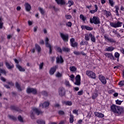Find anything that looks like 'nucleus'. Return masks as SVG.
<instances>
[{
  "label": "nucleus",
  "mask_w": 124,
  "mask_h": 124,
  "mask_svg": "<svg viewBox=\"0 0 124 124\" xmlns=\"http://www.w3.org/2000/svg\"><path fill=\"white\" fill-rule=\"evenodd\" d=\"M37 114V115H39V114H41V112L39 111L38 109L35 108H33L32 109V110L31 111V119H34V115L35 114Z\"/></svg>",
  "instance_id": "nucleus-3"
},
{
  "label": "nucleus",
  "mask_w": 124,
  "mask_h": 124,
  "mask_svg": "<svg viewBox=\"0 0 124 124\" xmlns=\"http://www.w3.org/2000/svg\"><path fill=\"white\" fill-rule=\"evenodd\" d=\"M56 51H57V52H60V53H62V48H61L60 47H56Z\"/></svg>",
  "instance_id": "nucleus-49"
},
{
  "label": "nucleus",
  "mask_w": 124,
  "mask_h": 124,
  "mask_svg": "<svg viewBox=\"0 0 124 124\" xmlns=\"http://www.w3.org/2000/svg\"><path fill=\"white\" fill-rule=\"evenodd\" d=\"M66 25L68 27H71V26H72V24L71 23V22H70V21L68 22L67 23Z\"/></svg>",
  "instance_id": "nucleus-56"
},
{
  "label": "nucleus",
  "mask_w": 124,
  "mask_h": 124,
  "mask_svg": "<svg viewBox=\"0 0 124 124\" xmlns=\"http://www.w3.org/2000/svg\"><path fill=\"white\" fill-rule=\"evenodd\" d=\"M74 54H75V55H79L81 53L78 51H74Z\"/></svg>",
  "instance_id": "nucleus-59"
},
{
  "label": "nucleus",
  "mask_w": 124,
  "mask_h": 124,
  "mask_svg": "<svg viewBox=\"0 0 124 124\" xmlns=\"http://www.w3.org/2000/svg\"><path fill=\"white\" fill-rule=\"evenodd\" d=\"M94 114L95 117H97V118H104V114H103L102 113L95 112Z\"/></svg>",
  "instance_id": "nucleus-16"
},
{
  "label": "nucleus",
  "mask_w": 124,
  "mask_h": 124,
  "mask_svg": "<svg viewBox=\"0 0 124 124\" xmlns=\"http://www.w3.org/2000/svg\"><path fill=\"white\" fill-rule=\"evenodd\" d=\"M104 13L105 15H106V17H107L112 16V14H111V12L109 11H107V10H104Z\"/></svg>",
  "instance_id": "nucleus-23"
},
{
  "label": "nucleus",
  "mask_w": 124,
  "mask_h": 124,
  "mask_svg": "<svg viewBox=\"0 0 124 124\" xmlns=\"http://www.w3.org/2000/svg\"><path fill=\"white\" fill-rule=\"evenodd\" d=\"M120 53H119V52H115L114 53L115 58H116V59H120Z\"/></svg>",
  "instance_id": "nucleus-38"
},
{
  "label": "nucleus",
  "mask_w": 124,
  "mask_h": 124,
  "mask_svg": "<svg viewBox=\"0 0 124 124\" xmlns=\"http://www.w3.org/2000/svg\"><path fill=\"white\" fill-rule=\"evenodd\" d=\"M56 62L57 63H62L63 62V59H62V57L61 56H58L56 58Z\"/></svg>",
  "instance_id": "nucleus-17"
},
{
  "label": "nucleus",
  "mask_w": 124,
  "mask_h": 124,
  "mask_svg": "<svg viewBox=\"0 0 124 124\" xmlns=\"http://www.w3.org/2000/svg\"><path fill=\"white\" fill-rule=\"evenodd\" d=\"M115 8L116 15L117 16H119V10L120 9V8L119 7V6H115Z\"/></svg>",
  "instance_id": "nucleus-27"
},
{
  "label": "nucleus",
  "mask_w": 124,
  "mask_h": 124,
  "mask_svg": "<svg viewBox=\"0 0 124 124\" xmlns=\"http://www.w3.org/2000/svg\"><path fill=\"white\" fill-rule=\"evenodd\" d=\"M56 77H62V75L61 73H57L56 75Z\"/></svg>",
  "instance_id": "nucleus-57"
},
{
  "label": "nucleus",
  "mask_w": 124,
  "mask_h": 124,
  "mask_svg": "<svg viewBox=\"0 0 124 124\" xmlns=\"http://www.w3.org/2000/svg\"><path fill=\"white\" fill-rule=\"evenodd\" d=\"M65 17L66 18V19H71V18H72V16H71V15H66L65 16Z\"/></svg>",
  "instance_id": "nucleus-48"
},
{
  "label": "nucleus",
  "mask_w": 124,
  "mask_h": 124,
  "mask_svg": "<svg viewBox=\"0 0 124 124\" xmlns=\"http://www.w3.org/2000/svg\"><path fill=\"white\" fill-rule=\"evenodd\" d=\"M42 107V108H46V107H48L49 106V102H45L43 104H40L39 107Z\"/></svg>",
  "instance_id": "nucleus-22"
},
{
  "label": "nucleus",
  "mask_w": 124,
  "mask_h": 124,
  "mask_svg": "<svg viewBox=\"0 0 124 124\" xmlns=\"http://www.w3.org/2000/svg\"><path fill=\"white\" fill-rule=\"evenodd\" d=\"M64 84L66 86L68 87V88H70V87H71V85H70L69 81L68 80H65L64 82Z\"/></svg>",
  "instance_id": "nucleus-31"
},
{
  "label": "nucleus",
  "mask_w": 124,
  "mask_h": 124,
  "mask_svg": "<svg viewBox=\"0 0 124 124\" xmlns=\"http://www.w3.org/2000/svg\"><path fill=\"white\" fill-rule=\"evenodd\" d=\"M8 117L9 119H11V120H13L14 121H15V120H16V118L13 116L9 115Z\"/></svg>",
  "instance_id": "nucleus-51"
},
{
  "label": "nucleus",
  "mask_w": 124,
  "mask_h": 124,
  "mask_svg": "<svg viewBox=\"0 0 124 124\" xmlns=\"http://www.w3.org/2000/svg\"><path fill=\"white\" fill-rule=\"evenodd\" d=\"M90 37H91L92 42H95V37L94 36V35H93L92 33H90Z\"/></svg>",
  "instance_id": "nucleus-26"
},
{
  "label": "nucleus",
  "mask_w": 124,
  "mask_h": 124,
  "mask_svg": "<svg viewBox=\"0 0 124 124\" xmlns=\"http://www.w3.org/2000/svg\"><path fill=\"white\" fill-rule=\"evenodd\" d=\"M33 93V94H35L37 93V91H36V89L33 88H28L27 90V93Z\"/></svg>",
  "instance_id": "nucleus-13"
},
{
  "label": "nucleus",
  "mask_w": 124,
  "mask_h": 124,
  "mask_svg": "<svg viewBox=\"0 0 124 124\" xmlns=\"http://www.w3.org/2000/svg\"><path fill=\"white\" fill-rule=\"evenodd\" d=\"M9 85L10 86V87H11V86H14V84L12 82H9Z\"/></svg>",
  "instance_id": "nucleus-63"
},
{
  "label": "nucleus",
  "mask_w": 124,
  "mask_h": 124,
  "mask_svg": "<svg viewBox=\"0 0 124 124\" xmlns=\"http://www.w3.org/2000/svg\"><path fill=\"white\" fill-rule=\"evenodd\" d=\"M70 70L72 72H75V71L77 70V68H76L75 66H70Z\"/></svg>",
  "instance_id": "nucleus-29"
},
{
  "label": "nucleus",
  "mask_w": 124,
  "mask_h": 124,
  "mask_svg": "<svg viewBox=\"0 0 124 124\" xmlns=\"http://www.w3.org/2000/svg\"><path fill=\"white\" fill-rule=\"evenodd\" d=\"M109 3L110 5L113 7L114 6V4H115V2H114L113 0H108Z\"/></svg>",
  "instance_id": "nucleus-40"
},
{
  "label": "nucleus",
  "mask_w": 124,
  "mask_h": 124,
  "mask_svg": "<svg viewBox=\"0 0 124 124\" xmlns=\"http://www.w3.org/2000/svg\"><path fill=\"white\" fill-rule=\"evenodd\" d=\"M2 26H3V23H2V18L0 17V29H2Z\"/></svg>",
  "instance_id": "nucleus-44"
},
{
  "label": "nucleus",
  "mask_w": 124,
  "mask_h": 124,
  "mask_svg": "<svg viewBox=\"0 0 124 124\" xmlns=\"http://www.w3.org/2000/svg\"><path fill=\"white\" fill-rule=\"evenodd\" d=\"M28 24L29 26H31V25H32V22L31 21H28Z\"/></svg>",
  "instance_id": "nucleus-61"
},
{
  "label": "nucleus",
  "mask_w": 124,
  "mask_h": 124,
  "mask_svg": "<svg viewBox=\"0 0 124 124\" xmlns=\"http://www.w3.org/2000/svg\"><path fill=\"white\" fill-rule=\"evenodd\" d=\"M16 66L19 71H25V69L22 68L19 64H17Z\"/></svg>",
  "instance_id": "nucleus-30"
},
{
  "label": "nucleus",
  "mask_w": 124,
  "mask_h": 124,
  "mask_svg": "<svg viewBox=\"0 0 124 124\" xmlns=\"http://www.w3.org/2000/svg\"><path fill=\"white\" fill-rule=\"evenodd\" d=\"M68 6L69 7H70L71 6L73 5L74 4V2H73V0H70L67 2Z\"/></svg>",
  "instance_id": "nucleus-28"
},
{
  "label": "nucleus",
  "mask_w": 124,
  "mask_h": 124,
  "mask_svg": "<svg viewBox=\"0 0 124 124\" xmlns=\"http://www.w3.org/2000/svg\"><path fill=\"white\" fill-rule=\"evenodd\" d=\"M60 36L63 41H67L68 39V34H64L63 33H60Z\"/></svg>",
  "instance_id": "nucleus-11"
},
{
  "label": "nucleus",
  "mask_w": 124,
  "mask_h": 124,
  "mask_svg": "<svg viewBox=\"0 0 124 124\" xmlns=\"http://www.w3.org/2000/svg\"><path fill=\"white\" fill-rule=\"evenodd\" d=\"M98 77L100 81H101L102 84H104V85H105V84L107 83V81H106V78H105V77L103 75H99Z\"/></svg>",
  "instance_id": "nucleus-9"
},
{
  "label": "nucleus",
  "mask_w": 124,
  "mask_h": 124,
  "mask_svg": "<svg viewBox=\"0 0 124 124\" xmlns=\"http://www.w3.org/2000/svg\"><path fill=\"white\" fill-rule=\"evenodd\" d=\"M114 96H115V97L118 96V95H119V93H115L113 94Z\"/></svg>",
  "instance_id": "nucleus-64"
},
{
  "label": "nucleus",
  "mask_w": 124,
  "mask_h": 124,
  "mask_svg": "<svg viewBox=\"0 0 124 124\" xmlns=\"http://www.w3.org/2000/svg\"><path fill=\"white\" fill-rule=\"evenodd\" d=\"M16 86L17 89H18V91H22V90L21 89V87H20V85H19L18 83L16 82Z\"/></svg>",
  "instance_id": "nucleus-47"
},
{
  "label": "nucleus",
  "mask_w": 124,
  "mask_h": 124,
  "mask_svg": "<svg viewBox=\"0 0 124 124\" xmlns=\"http://www.w3.org/2000/svg\"><path fill=\"white\" fill-rule=\"evenodd\" d=\"M5 64L8 69H11V68L14 67V66H13V64L12 63L9 64L8 62H6Z\"/></svg>",
  "instance_id": "nucleus-25"
},
{
  "label": "nucleus",
  "mask_w": 124,
  "mask_h": 124,
  "mask_svg": "<svg viewBox=\"0 0 124 124\" xmlns=\"http://www.w3.org/2000/svg\"><path fill=\"white\" fill-rule=\"evenodd\" d=\"M0 73H2V74H6V72H5V70H4L0 69Z\"/></svg>",
  "instance_id": "nucleus-54"
},
{
  "label": "nucleus",
  "mask_w": 124,
  "mask_h": 124,
  "mask_svg": "<svg viewBox=\"0 0 124 124\" xmlns=\"http://www.w3.org/2000/svg\"><path fill=\"white\" fill-rule=\"evenodd\" d=\"M49 41V38L48 37L46 38L45 39V43H46V47H48L49 49V54H51L52 53V46H51V45L48 43Z\"/></svg>",
  "instance_id": "nucleus-7"
},
{
  "label": "nucleus",
  "mask_w": 124,
  "mask_h": 124,
  "mask_svg": "<svg viewBox=\"0 0 124 124\" xmlns=\"http://www.w3.org/2000/svg\"><path fill=\"white\" fill-rule=\"evenodd\" d=\"M84 93V91L83 90L80 91L78 92V95H82Z\"/></svg>",
  "instance_id": "nucleus-50"
},
{
  "label": "nucleus",
  "mask_w": 124,
  "mask_h": 124,
  "mask_svg": "<svg viewBox=\"0 0 124 124\" xmlns=\"http://www.w3.org/2000/svg\"><path fill=\"white\" fill-rule=\"evenodd\" d=\"M41 94H43V95H45V96H47V92H46V91H43L41 93Z\"/></svg>",
  "instance_id": "nucleus-53"
},
{
  "label": "nucleus",
  "mask_w": 124,
  "mask_h": 124,
  "mask_svg": "<svg viewBox=\"0 0 124 124\" xmlns=\"http://www.w3.org/2000/svg\"><path fill=\"white\" fill-rule=\"evenodd\" d=\"M62 50L63 51V52H70V48L63 47L62 48Z\"/></svg>",
  "instance_id": "nucleus-32"
},
{
  "label": "nucleus",
  "mask_w": 124,
  "mask_h": 124,
  "mask_svg": "<svg viewBox=\"0 0 124 124\" xmlns=\"http://www.w3.org/2000/svg\"><path fill=\"white\" fill-rule=\"evenodd\" d=\"M81 29H82V30H87V31H93V29L92 27L87 26H82Z\"/></svg>",
  "instance_id": "nucleus-21"
},
{
  "label": "nucleus",
  "mask_w": 124,
  "mask_h": 124,
  "mask_svg": "<svg viewBox=\"0 0 124 124\" xmlns=\"http://www.w3.org/2000/svg\"><path fill=\"white\" fill-rule=\"evenodd\" d=\"M70 77V80L72 81V82H74V79H75V76L74 75H71L69 76Z\"/></svg>",
  "instance_id": "nucleus-35"
},
{
  "label": "nucleus",
  "mask_w": 124,
  "mask_h": 124,
  "mask_svg": "<svg viewBox=\"0 0 124 124\" xmlns=\"http://www.w3.org/2000/svg\"><path fill=\"white\" fill-rule=\"evenodd\" d=\"M116 104H117L118 105H121L123 102V101H121L120 100H116L115 101Z\"/></svg>",
  "instance_id": "nucleus-42"
},
{
  "label": "nucleus",
  "mask_w": 124,
  "mask_h": 124,
  "mask_svg": "<svg viewBox=\"0 0 124 124\" xmlns=\"http://www.w3.org/2000/svg\"><path fill=\"white\" fill-rule=\"evenodd\" d=\"M97 96H98L97 93H93L92 96V97L93 99H95Z\"/></svg>",
  "instance_id": "nucleus-39"
},
{
  "label": "nucleus",
  "mask_w": 124,
  "mask_h": 124,
  "mask_svg": "<svg viewBox=\"0 0 124 124\" xmlns=\"http://www.w3.org/2000/svg\"><path fill=\"white\" fill-rule=\"evenodd\" d=\"M85 39L87 41H89L90 40V33L89 34H85Z\"/></svg>",
  "instance_id": "nucleus-36"
},
{
  "label": "nucleus",
  "mask_w": 124,
  "mask_h": 124,
  "mask_svg": "<svg viewBox=\"0 0 124 124\" xmlns=\"http://www.w3.org/2000/svg\"><path fill=\"white\" fill-rule=\"evenodd\" d=\"M37 123L38 124H45V121L40 120L37 121Z\"/></svg>",
  "instance_id": "nucleus-43"
},
{
  "label": "nucleus",
  "mask_w": 124,
  "mask_h": 124,
  "mask_svg": "<svg viewBox=\"0 0 124 124\" xmlns=\"http://www.w3.org/2000/svg\"><path fill=\"white\" fill-rule=\"evenodd\" d=\"M118 85L120 87H123V86H124V80H121V81H120L119 82Z\"/></svg>",
  "instance_id": "nucleus-45"
},
{
  "label": "nucleus",
  "mask_w": 124,
  "mask_h": 124,
  "mask_svg": "<svg viewBox=\"0 0 124 124\" xmlns=\"http://www.w3.org/2000/svg\"><path fill=\"white\" fill-rule=\"evenodd\" d=\"M59 115H64V112L62 110H60L59 111Z\"/></svg>",
  "instance_id": "nucleus-58"
},
{
  "label": "nucleus",
  "mask_w": 124,
  "mask_h": 124,
  "mask_svg": "<svg viewBox=\"0 0 124 124\" xmlns=\"http://www.w3.org/2000/svg\"><path fill=\"white\" fill-rule=\"evenodd\" d=\"M110 111L114 114H122L124 112V108L119 107L116 105H112L110 106Z\"/></svg>",
  "instance_id": "nucleus-1"
},
{
  "label": "nucleus",
  "mask_w": 124,
  "mask_h": 124,
  "mask_svg": "<svg viewBox=\"0 0 124 124\" xmlns=\"http://www.w3.org/2000/svg\"><path fill=\"white\" fill-rule=\"evenodd\" d=\"M43 65H44V63L43 62L39 64V69H42L43 67Z\"/></svg>",
  "instance_id": "nucleus-55"
},
{
  "label": "nucleus",
  "mask_w": 124,
  "mask_h": 124,
  "mask_svg": "<svg viewBox=\"0 0 124 124\" xmlns=\"http://www.w3.org/2000/svg\"><path fill=\"white\" fill-rule=\"evenodd\" d=\"M90 23L91 24L98 25L100 24V18L97 16H94L93 18H90Z\"/></svg>",
  "instance_id": "nucleus-2"
},
{
  "label": "nucleus",
  "mask_w": 124,
  "mask_h": 124,
  "mask_svg": "<svg viewBox=\"0 0 124 124\" xmlns=\"http://www.w3.org/2000/svg\"><path fill=\"white\" fill-rule=\"evenodd\" d=\"M120 10H121V11H124V7L123 6H121Z\"/></svg>",
  "instance_id": "nucleus-62"
},
{
  "label": "nucleus",
  "mask_w": 124,
  "mask_h": 124,
  "mask_svg": "<svg viewBox=\"0 0 124 124\" xmlns=\"http://www.w3.org/2000/svg\"><path fill=\"white\" fill-rule=\"evenodd\" d=\"M105 57L108 58V59H110V60H115V57L113 55V53L106 52L104 54Z\"/></svg>",
  "instance_id": "nucleus-10"
},
{
  "label": "nucleus",
  "mask_w": 124,
  "mask_h": 124,
  "mask_svg": "<svg viewBox=\"0 0 124 124\" xmlns=\"http://www.w3.org/2000/svg\"><path fill=\"white\" fill-rule=\"evenodd\" d=\"M115 50V47L110 46H108V47H107L105 51L106 52H113V51H114Z\"/></svg>",
  "instance_id": "nucleus-18"
},
{
  "label": "nucleus",
  "mask_w": 124,
  "mask_h": 124,
  "mask_svg": "<svg viewBox=\"0 0 124 124\" xmlns=\"http://www.w3.org/2000/svg\"><path fill=\"white\" fill-rule=\"evenodd\" d=\"M110 25L112 28H120L123 26V22L118 21L117 23L110 22Z\"/></svg>",
  "instance_id": "nucleus-5"
},
{
  "label": "nucleus",
  "mask_w": 124,
  "mask_h": 124,
  "mask_svg": "<svg viewBox=\"0 0 124 124\" xmlns=\"http://www.w3.org/2000/svg\"><path fill=\"white\" fill-rule=\"evenodd\" d=\"M59 93L60 96H63L65 95V90L64 88L61 87L59 89Z\"/></svg>",
  "instance_id": "nucleus-12"
},
{
  "label": "nucleus",
  "mask_w": 124,
  "mask_h": 124,
  "mask_svg": "<svg viewBox=\"0 0 124 124\" xmlns=\"http://www.w3.org/2000/svg\"><path fill=\"white\" fill-rule=\"evenodd\" d=\"M35 48H36V50H37V52H38V53H39V52H40V51H41V48L38 45H37V44L35 45Z\"/></svg>",
  "instance_id": "nucleus-33"
},
{
  "label": "nucleus",
  "mask_w": 124,
  "mask_h": 124,
  "mask_svg": "<svg viewBox=\"0 0 124 124\" xmlns=\"http://www.w3.org/2000/svg\"><path fill=\"white\" fill-rule=\"evenodd\" d=\"M0 80H1V81H3V82H5V78H4L3 77H1Z\"/></svg>",
  "instance_id": "nucleus-60"
},
{
  "label": "nucleus",
  "mask_w": 124,
  "mask_h": 124,
  "mask_svg": "<svg viewBox=\"0 0 124 124\" xmlns=\"http://www.w3.org/2000/svg\"><path fill=\"white\" fill-rule=\"evenodd\" d=\"M56 68H58V66H55L52 68H51L49 71V74L50 75H53L54 73L56 72Z\"/></svg>",
  "instance_id": "nucleus-19"
},
{
  "label": "nucleus",
  "mask_w": 124,
  "mask_h": 124,
  "mask_svg": "<svg viewBox=\"0 0 124 124\" xmlns=\"http://www.w3.org/2000/svg\"><path fill=\"white\" fill-rule=\"evenodd\" d=\"M86 74L89 78H92V79H95V78H96L95 73H93V71L88 70L86 72Z\"/></svg>",
  "instance_id": "nucleus-4"
},
{
  "label": "nucleus",
  "mask_w": 124,
  "mask_h": 124,
  "mask_svg": "<svg viewBox=\"0 0 124 124\" xmlns=\"http://www.w3.org/2000/svg\"><path fill=\"white\" fill-rule=\"evenodd\" d=\"M76 81L74 82L75 85L76 86H80L81 85V76L78 75L75 78Z\"/></svg>",
  "instance_id": "nucleus-6"
},
{
  "label": "nucleus",
  "mask_w": 124,
  "mask_h": 124,
  "mask_svg": "<svg viewBox=\"0 0 124 124\" xmlns=\"http://www.w3.org/2000/svg\"><path fill=\"white\" fill-rule=\"evenodd\" d=\"M24 6L25 7L26 11H27L28 12L31 11V5L29 4V3L26 2Z\"/></svg>",
  "instance_id": "nucleus-14"
},
{
  "label": "nucleus",
  "mask_w": 124,
  "mask_h": 124,
  "mask_svg": "<svg viewBox=\"0 0 124 124\" xmlns=\"http://www.w3.org/2000/svg\"><path fill=\"white\" fill-rule=\"evenodd\" d=\"M95 9L94 10H90V13L91 14H94L95 12H97V10H98V6L97 5H94Z\"/></svg>",
  "instance_id": "nucleus-20"
},
{
  "label": "nucleus",
  "mask_w": 124,
  "mask_h": 124,
  "mask_svg": "<svg viewBox=\"0 0 124 124\" xmlns=\"http://www.w3.org/2000/svg\"><path fill=\"white\" fill-rule=\"evenodd\" d=\"M62 103L64 105H66L67 106H71V105H72L73 104V103L72 101H63Z\"/></svg>",
  "instance_id": "nucleus-24"
},
{
  "label": "nucleus",
  "mask_w": 124,
  "mask_h": 124,
  "mask_svg": "<svg viewBox=\"0 0 124 124\" xmlns=\"http://www.w3.org/2000/svg\"><path fill=\"white\" fill-rule=\"evenodd\" d=\"M18 120L19 121V122H21V123H23V118L21 116H19L18 117Z\"/></svg>",
  "instance_id": "nucleus-52"
},
{
  "label": "nucleus",
  "mask_w": 124,
  "mask_h": 124,
  "mask_svg": "<svg viewBox=\"0 0 124 124\" xmlns=\"http://www.w3.org/2000/svg\"><path fill=\"white\" fill-rule=\"evenodd\" d=\"M108 42H110V43H116V41L112 38H109L108 39Z\"/></svg>",
  "instance_id": "nucleus-46"
},
{
  "label": "nucleus",
  "mask_w": 124,
  "mask_h": 124,
  "mask_svg": "<svg viewBox=\"0 0 124 124\" xmlns=\"http://www.w3.org/2000/svg\"><path fill=\"white\" fill-rule=\"evenodd\" d=\"M80 19H81L83 22H85L86 21V17L84 16V15H80L79 16Z\"/></svg>",
  "instance_id": "nucleus-41"
},
{
  "label": "nucleus",
  "mask_w": 124,
  "mask_h": 124,
  "mask_svg": "<svg viewBox=\"0 0 124 124\" xmlns=\"http://www.w3.org/2000/svg\"><path fill=\"white\" fill-rule=\"evenodd\" d=\"M70 45L72 47H77L78 46V43L75 42V39L72 38L70 39Z\"/></svg>",
  "instance_id": "nucleus-8"
},
{
  "label": "nucleus",
  "mask_w": 124,
  "mask_h": 124,
  "mask_svg": "<svg viewBox=\"0 0 124 124\" xmlns=\"http://www.w3.org/2000/svg\"><path fill=\"white\" fill-rule=\"evenodd\" d=\"M38 9H39L40 13H41V14L42 15H44V14L45 13V11L44 10V9H43V8H40V7H39Z\"/></svg>",
  "instance_id": "nucleus-34"
},
{
  "label": "nucleus",
  "mask_w": 124,
  "mask_h": 124,
  "mask_svg": "<svg viewBox=\"0 0 124 124\" xmlns=\"http://www.w3.org/2000/svg\"><path fill=\"white\" fill-rule=\"evenodd\" d=\"M74 122V116L73 115L70 114V123L71 124H72Z\"/></svg>",
  "instance_id": "nucleus-37"
},
{
  "label": "nucleus",
  "mask_w": 124,
  "mask_h": 124,
  "mask_svg": "<svg viewBox=\"0 0 124 124\" xmlns=\"http://www.w3.org/2000/svg\"><path fill=\"white\" fill-rule=\"evenodd\" d=\"M57 4H60L61 5H64L66 4V1L65 0H55Z\"/></svg>",
  "instance_id": "nucleus-15"
}]
</instances>
